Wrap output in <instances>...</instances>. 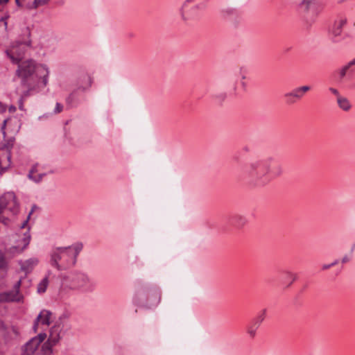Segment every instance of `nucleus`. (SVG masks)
<instances>
[{
    "label": "nucleus",
    "mask_w": 355,
    "mask_h": 355,
    "mask_svg": "<svg viewBox=\"0 0 355 355\" xmlns=\"http://www.w3.org/2000/svg\"><path fill=\"white\" fill-rule=\"evenodd\" d=\"M227 83L232 92H235L237 89L238 78L231 76L227 79Z\"/></svg>",
    "instance_id": "5701e85b"
},
{
    "label": "nucleus",
    "mask_w": 355,
    "mask_h": 355,
    "mask_svg": "<svg viewBox=\"0 0 355 355\" xmlns=\"http://www.w3.org/2000/svg\"><path fill=\"white\" fill-rule=\"evenodd\" d=\"M82 80L86 82V85H81L79 87L80 89H82L83 91H85V89H88L91 87L92 83V80L90 76L85 75L82 78Z\"/></svg>",
    "instance_id": "393cba45"
},
{
    "label": "nucleus",
    "mask_w": 355,
    "mask_h": 355,
    "mask_svg": "<svg viewBox=\"0 0 355 355\" xmlns=\"http://www.w3.org/2000/svg\"><path fill=\"white\" fill-rule=\"evenodd\" d=\"M37 262V260L32 259L26 260V261L21 262V269L26 273L29 272L32 270L33 266L36 265Z\"/></svg>",
    "instance_id": "aec40b11"
},
{
    "label": "nucleus",
    "mask_w": 355,
    "mask_h": 355,
    "mask_svg": "<svg viewBox=\"0 0 355 355\" xmlns=\"http://www.w3.org/2000/svg\"><path fill=\"white\" fill-rule=\"evenodd\" d=\"M9 0H0V6H3L8 3Z\"/></svg>",
    "instance_id": "c03bdc74"
},
{
    "label": "nucleus",
    "mask_w": 355,
    "mask_h": 355,
    "mask_svg": "<svg viewBox=\"0 0 355 355\" xmlns=\"http://www.w3.org/2000/svg\"><path fill=\"white\" fill-rule=\"evenodd\" d=\"M300 7L306 22L310 24L316 21L324 10V5L320 0H302Z\"/></svg>",
    "instance_id": "39448f33"
},
{
    "label": "nucleus",
    "mask_w": 355,
    "mask_h": 355,
    "mask_svg": "<svg viewBox=\"0 0 355 355\" xmlns=\"http://www.w3.org/2000/svg\"><path fill=\"white\" fill-rule=\"evenodd\" d=\"M293 94L292 92L290 91L288 92H286L284 94V97L286 99V101L287 103L292 104L297 101L296 98L295 97L291 96L290 95Z\"/></svg>",
    "instance_id": "bb28decb"
},
{
    "label": "nucleus",
    "mask_w": 355,
    "mask_h": 355,
    "mask_svg": "<svg viewBox=\"0 0 355 355\" xmlns=\"http://www.w3.org/2000/svg\"><path fill=\"white\" fill-rule=\"evenodd\" d=\"M21 279H19L14 285L15 291L0 293V302H20L22 296L19 293Z\"/></svg>",
    "instance_id": "9b49d317"
},
{
    "label": "nucleus",
    "mask_w": 355,
    "mask_h": 355,
    "mask_svg": "<svg viewBox=\"0 0 355 355\" xmlns=\"http://www.w3.org/2000/svg\"><path fill=\"white\" fill-rule=\"evenodd\" d=\"M63 327L62 317H60L58 320L49 329V335L47 340H46V355L53 353L52 347L60 342Z\"/></svg>",
    "instance_id": "6e6552de"
},
{
    "label": "nucleus",
    "mask_w": 355,
    "mask_h": 355,
    "mask_svg": "<svg viewBox=\"0 0 355 355\" xmlns=\"http://www.w3.org/2000/svg\"><path fill=\"white\" fill-rule=\"evenodd\" d=\"M9 110H10V112H14V111H15L16 108L14 106H11Z\"/></svg>",
    "instance_id": "09e8293b"
},
{
    "label": "nucleus",
    "mask_w": 355,
    "mask_h": 355,
    "mask_svg": "<svg viewBox=\"0 0 355 355\" xmlns=\"http://www.w3.org/2000/svg\"><path fill=\"white\" fill-rule=\"evenodd\" d=\"M352 259V256L351 255H348V254H346L345 255L343 259H342V263H347L349 262Z\"/></svg>",
    "instance_id": "4c0bfd02"
},
{
    "label": "nucleus",
    "mask_w": 355,
    "mask_h": 355,
    "mask_svg": "<svg viewBox=\"0 0 355 355\" xmlns=\"http://www.w3.org/2000/svg\"><path fill=\"white\" fill-rule=\"evenodd\" d=\"M5 266V259L3 257L0 256V269L3 268Z\"/></svg>",
    "instance_id": "a19ab883"
},
{
    "label": "nucleus",
    "mask_w": 355,
    "mask_h": 355,
    "mask_svg": "<svg viewBox=\"0 0 355 355\" xmlns=\"http://www.w3.org/2000/svg\"><path fill=\"white\" fill-rule=\"evenodd\" d=\"M83 248L81 242L67 247H57L49 252V263L58 270H66L75 266L77 258Z\"/></svg>",
    "instance_id": "20e7f679"
},
{
    "label": "nucleus",
    "mask_w": 355,
    "mask_h": 355,
    "mask_svg": "<svg viewBox=\"0 0 355 355\" xmlns=\"http://www.w3.org/2000/svg\"><path fill=\"white\" fill-rule=\"evenodd\" d=\"M199 0H185L180 8V15L183 21H188L199 17L202 5Z\"/></svg>",
    "instance_id": "423d86ee"
},
{
    "label": "nucleus",
    "mask_w": 355,
    "mask_h": 355,
    "mask_svg": "<svg viewBox=\"0 0 355 355\" xmlns=\"http://www.w3.org/2000/svg\"><path fill=\"white\" fill-rule=\"evenodd\" d=\"M0 220L5 225H7L8 224V219L7 218H5L4 216H3L1 215V218L0 219Z\"/></svg>",
    "instance_id": "79ce46f5"
},
{
    "label": "nucleus",
    "mask_w": 355,
    "mask_h": 355,
    "mask_svg": "<svg viewBox=\"0 0 355 355\" xmlns=\"http://www.w3.org/2000/svg\"><path fill=\"white\" fill-rule=\"evenodd\" d=\"M293 308L294 309H302V302L300 300L295 299V302H294V306H293Z\"/></svg>",
    "instance_id": "e433bc0d"
},
{
    "label": "nucleus",
    "mask_w": 355,
    "mask_h": 355,
    "mask_svg": "<svg viewBox=\"0 0 355 355\" xmlns=\"http://www.w3.org/2000/svg\"><path fill=\"white\" fill-rule=\"evenodd\" d=\"M45 284H46V288L47 287V284H48V279H47V277H46V282H45Z\"/></svg>",
    "instance_id": "3c124183"
},
{
    "label": "nucleus",
    "mask_w": 355,
    "mask_h": 355,
    "mask_svg": "<svg viewBox=\"0 0 355 355\" xmlns=\"http://www.w3.org/2000/svg\"><path fill=\"white\" fill-rule=\"evenodd\" d=\"M231 223L235 227L241 228L247 223V219L242 215L236 214L232 217Z\"/></svg>",
    "instance_id": "f3484780"
},
{
    "label": "nucleus",
    "mask_w": 355,
    "mask_h": 355,
    "mask_svg": "<svg viewBox=\"0 0 355 355\" xmlns=\"http://www.w3.org/2000/svg\"><path fill=\"white\" fill-rule=\"evenodd\" d=\"M43 173H42L39 168L38 165L35 164L33 166L30 171L28 174V178L29 180H32L35 183H38L42 180L43 178Z\"/></svg>",
    "instance_id": "4468645a"
},
{
    "label": "nucleus",
    "mask_w": 355,
    "mask_h": 355,
    "mask_svg": "<svg viewBox=\"0 0 355 355\" xmlns=\"http://www.w3.org/2000/svg\"><path fill=\"white\" fill-rule=\"evenodd\" d=\"M5 110H6L5 106L1 103H0V112H3Z\"/></svg>",
    "instance_id": "de8ad7c7"
},
{
    "label": "nucleus",
    "mask_w": 355,
    "mask_h": 355,
    "mask_svg": "<svg viewBox=\"0 0 355 355\" xmlns=\"http://www.w3.org/2000/svg\"><path fill=\"white\" fill-rule=\"evenodd\" d=\"M31 41H16L10 50H6V53L12 63L19 64L16 71L17 76L21 78V83L26 85L28 78L31 77L36 70V63L33 60H27L19 63L28 47H30Z\"/></svg>",
    "instance_id": "7ed1b4c3"
},
{
    "label": "nucleus",
    "mask_w": 355,
    "mask_h": 355,
    "mask_svg": "<svg viewBox=\"0 0 355 355\" xmlns=\"http://www.w3.org/2000/svg\"><path fill=\"white\" fill-rule=\"evenodd\" d=\"M8 122V119H5L2 123V125L1 127V132L3 135V137L5 138L6 137V123Z\"/></svg>",
    "instance_id": "c9c22d12"
},
{
    "label": "nucleus",
    "mask_w": 355,
    "mask_h": 355,
    "mask_svg": "<svg viewBox=\"0 0 355 355\" xmlns=\"http://www.w3.org/2000/svg\"><path fill=\"white\" fill-rule=\"evenodd\" d=\"M338 263H339V261L338 259H336L334 261H333L332 263H331L329 264H323L322 266V270H328L331 267H333V266L337 265Z\"/></svg>",
    "instance_id": "c756f323"
},
{
    "label": "nucleus",
    "mask_w": 355,
    "mask_h": 355,
    "mask_svg": "<svg viewBox=\"0 0 355 355\" xmlns=\"http://www.w3.org/2000/svg\"><path fill=\"white\" fill-rule=\"evenodd\" d=\"M0 23H3L4 26H5V28H7V21L6 20V19L4 18H1L0 19Z\"/></svg>",
    "instance_id": "a18cd8bd"
},
{
    "label": "nucleus",
    "mask_w": 355,
    "mask_h": 355,
    "mask_svg": "<svg viewBox=\"0 0 355 355\" xmlns=\"http://www.w3.org/2000/svg\"><path fill=\"white\" fill-rule=\"evenodd\" d=\"M282 274L284 275V277L289 281L288 286L291 285L297 277L295 273L288 270L284 271Z\"/></svg>",
    "instance_id": "4be33fe9"
},
{
    "label": "nucleus",
    "mask_w": 355,
    "mask_h": 355,
    "mask_svg": "<svg viewBox=\"0 0 355 355\" xmlns=\"http://www.w3.org/2000/svg\"><path fill=\"white\" fill-rule=\"evenodd\" d=\"M76 97V92H72L69 96V97L67 98V103L68 105H69L70 106H72V102H73V100Z\"/></svg>",
    "instance_id": "473e14b6"
},
{
    "label": "nucleus",
    "mask_w": 355,
    "mask_h": 355,
    "mask_svg": "<svg viewBox=\"0 0 355 355\" xmlns=\"http://www.w3.org/2000/svg\"><path fill=\"white\" fill-rule=\"evenodd\" d=\"M155 294L156 297H157L158 302H159L160 299H161L159 291L157 290H155Z\"/></svg>",
    "instance_id": "37998d69"
},
{
    "label": "nucleus",
    "mask_w": 355,
    "mask_h": 355,
    "mask_svg": "<svg viewBox=\"0 0 355 355\" xmlns=\"http://www.w3.org/2000/svg\"><path fill=\"white\" fill-rule=\"evenodd\" d=\"M329 90L330 92H331L334 95L336 96V100L338 99L339 97H341L342 95H340L339 91L334 87H329Z\"/></svg>",
    "instance_id": "2f4dec72"
},
{
    "label": "nucleus",
    "mask_w": 355,
    "mask_h": 355,
    "mask_svg": "<svg viewBox=\"0 0 355 355\" xmlns=\"http://www.w3.org/2000/svg\"><path fill=\"white\" fill-rule=\"evenodd\" d=\"M8 211L12 215H16L19 211V205L13 192L6 193L0 198V219L2 214Z\"/></svg>",
    "instance_id": "1a4fd4ad"
},
{
    "label": "nucleus",
    "mask_w": 355,
    "mask_h": 355,
    "mask_svg": "<svg viewBox=\"0 0 355 355\" xmlns=\"http://www.w3.org/2000/svg\"><path fill=\"white\" fill-rule=\"evenodd\" d=\"M44 345H41V348H42V349H44Z\"/></svg>",
    "instance_id": "603ef678"
},
{
    "label": "nucleus",
    "mask_w": 355,
    "mask_h": 355,
    "mask_svg": "<svg viewBox=\"0 0 355 355\" xmlns=\"http://www.w3.org/2000/svg\"><path fill=\"white\" fill-rule=\"evenodd\" d=\"M15 3L18 6H21L20 1L19 0H15Z\"/></svg>",
    "instance_id": "8fccbe9b"
},
{
    "label": "nucleus",
    "mask_w": 355,
    "mask_h": 355,
    "mask_svg": "<svg viewBox=\"0 0 355 355\" xmlns=\"http://www.w3.org/2000/svg\"><path fill=\"white\" fill-rule=\"evenodd\" d=\"M265 318H266V315L263 312V313L259 314V315L257 317L254 318L251 321V323L259 328V325L264 320Z\"/></svg>",
    "instance_id": "b1692460"
},
{
    "label": "nucleus",
    "mask_w": 355,
    "mask_h": 355,
    "mask_svg": "<svg viewBox=\"0 0 355 355\" xmlns=\"http://www.w3.org/2000/svg\"><path fill=\"white\" fill-rule=\"evenodd\" d=\"M355 73V57L338 69L337 73L340 80H343L347 76H352Z\"/></svg>",
    "instance_id": "f8f14e48"
},
{
    "label": "nucleus",
    "mask_w": 355,
    "mask_h": 355,
    "mask_svg": "<svg viewBox=\"0 0 355 355\" xmlns=\"http://www.w3.org/2000/svg\"><path fill=\"white\" fill-rule=\"evenodd\" d=\"M43 3H44L43 0H33V2L31 3H27V7L31 9L36 8L39 6L42 5Z\"/></svg>",
    "instance_id": "cd10ccee"
},
{
    "label": "nucleus",
    "mask_w": 355,
    "mask_h": 355,
    "mask_svg": "<svg viewBox=\"0 0 355 355\" xmlns=\"http://www.w3.org/2000/svg\"><path fill=\"white\" fill-rule=\"evenodd\" d=\"M44 340V334L40 333L31 338L23 347L21 355H33Z\"/></svg>",
    "instance_id": "9d476101"
},
{
    "label": "nucleus",
    "mask_w": 355,
    "mask_h": 355,
    "mask_svg": "<svg viewBox=\"0 0 355 355\" xmlns=\"http://www.w3.org/2000/svg\"><path fill=\"white\" fill-rule=\"evenodd\" d=\"M15 138L10 137L7 140H5L0 146V153L11 152V150L14 146Z\"/></svg>",
    "instance_id": "6ab92c4d"
},
{
    "label": "nucleus",
    "mask_w": 355,
    "mask_h": 355,
    "mask_svg": "<svg viewBox=\"0 0 355 355\" xmlns=\"http://www.w3.org/2000/svg\"><path fill=\"white\" fill-rule=\"evenodd\" d=\"M42 313H43V312H40L35 320V324L33 326V330L35 332H36V331H37L39 320L42 324H44V319L42 318Z\"/></svg>",
    "instance_id": "c85d7f7f"
},
{
    "label": "nucleus",
    "mask_w": 355,
    "mask_h": 355,
    "mask_svg": "<svg viewBox=\"0 0 355 355\" xmlns=\"http://www.w3.org/2000/svg\"><path fill=\"white\" fill-rule=\"evenodd\" d=\"M11 152L0 153V174H3L11 166Z\"/></svg>",
    "instance_id": "ddd939ff"
},
{
    "label": "nucleus",
    "mask_w": 355,
    "mask_h": 355,
    "mask_svg": "<svg viewBox=\"0 0 355 355\" xmlns=\"http://www.w3.org/2000/svg\"><path fill=\"white\" fill-rule=\"evenodd\" d=\"M37 292L40 293L44 292V279H42L40 283L39 284Z\"/></svg>",
    "instance_id": "72a5a7b5"
},
{
    "label": "nucleus",
    "mask_w": 355,
    "mask_h": 355,
    "mask_svg": "<svg viewBox=\"0 0 355 355\" xmlns=\"http://www.w3.org/2000/svg\"><path fill=\"white\" fill-rule=\"evenodd\" d=\"M258 327L254 326V324H252L251 322L250 324H249L248 326V336L251 338H254L255 335H256V332H257V330Z\"/></svg>",
    "instance_id": "a878e982"
},
{
    "label": "nucleus",
    "mask_w": 355,
    "mask_h": 355,
    "mask_svg": "<svg viewBox=\"0 0 355 355\" xmlns=\"http://www.w3.org/2000/svg\"><path fill=\"white\" fill-rule=\"evenodd\" d=\"M245 78V76H242V77H241V81H240V85H241V88H242V89H243V91H245V90H246V88H247V84H246V83L244 81Z\"/></svg>",
    "instance_id": "f704fd0d"
},
{
    "label": "nucleus",
    "mask_w": 355,
    "mask_h": 355,
    "mask_svg": "<svg viewBox=\"0 0 355 355\" xmlns=\"http://www.w3.org/2000/svg\"><path fill=\"white\" fill-rule=\"evenodd\" d=\"M30 240L31 235L29 234V231L27 230L25 233H24L22 239L18 241L19 243L15 246V248L17 250L22 251L28 245Z\"/></svg>",
    "instance_id": "dca6fc26"
},
{
    "label": "nucleus",
    "mask_w": 355,
    "mask_h": 355,
    "mask_svg": "<svg viewBox=\"0 0 355 355\" xmlns=\"http://www.w3.org/2000/svg\"><path fill=\"white\" fill-rule=\"evenodd\" d=\"M55 283L61 297L73 291H92L95 287L94 282L88 275L78 270L59 276L55 279Z\"/></svg>",
    "instance_id": "f03ea898"
},
{
    "label": "nucleus",
    "mask_w": 355,
    "mask_h": 355,
    "mask_svg": "<svg viewBox=\"0 0 355 355\" xmlns=\"http://www.w3.org/2000/svg\"><path fill=\"white\" fill-rule=\"evenodd\" d=\"M347 18L344 15L337 16L329 28V37L333 42H339L344 40L343 30L347 26Z\"/></svg>",
    "instance_id": "0eeeda50"
},
{
    "label": "nucleus",
    "mask_w": 355,
    "mask_h": 355,
    "mask_svg": "<svg viewBox=\"0 0 355 355\" xmlns=\"http://www.w3.org/2000/svg\"><path fill=\"white\" fill-rule=\"evenodd\" d=\"M36 208H37V207H36L35 205H33V206L32 209H31V212L28 214V216H27L26 220H24V221L21 224V225H20V228H21V229H22V228H24V227H25V226L26 225V224H27V223H28V219H29V218H30L31 214L33 213V211L34 210H35V209H36Z\"/></svg>",
    "instance_id": "7c9ffc66"
},
{
    "label": "nucleus",
    "mask_w": 355,
    "mask_h": 355,
    "mask_svg": "<svg viewBox=\"0 0 355 355\" xmlns=\"http://www.w3.org/2000/svg\"><path fill=\"white\" fill-rule=\"evenodd\" d=\"M336 101L338 107L343 111L347 112L352 107V105L349 99L343 96L339 97Z\"/></svg>",
    "instance_id": "a211bd4d"
},
{
    "label": "nucleus",
    "mask_w": 355,
    "mask_h": 355,
    "mask_svg": "<svg viewBox=\"0 0 355 355\" xmlns=\"http://www.w3.org/2000/svg\"><path fill=\"white\" fill-rule=\"evenodd\" d=\"M272 158L254 160L241 166L240 178L252 186L267 185L275 178L280 177L284 172L280 164L272 166Z\"/></svg>",
    "instance_id": "f257e3e1"
},
{
    "label": "nucleus",
    "mask_w": 355,
    "mask_h": 355,
    "mask_svg": "<svg viewBox=\"0 0 355 355\" xmlns=\"http://www.w3.org/2000/svg\"><path fill=\"white\" fill-rule=\"evenodd\" d=\"M311 89V87L309 85H303L297 87L292 89L291 92L293 94L291 96L295 97L297 101L301 100L305 95V94Z\"/></svg>",
    "instance_id": "2eb2a0df"
},
{
    "label": "nucleus",
    "mask_w": 355,
    "mask_h": 355,
    "mask_svg": "<svg viewBox=\"0 0 355 355\" xmlns=\"http://www.w3.org/2000/svg\"><path fill=\"white\" fill-rule=\"evenodd\" d=\"M51 312H46V318H45L46 325H49V324H50L49 320L51 318Z\"/></svg>",
    "instance_id": "ea45409f"
},
{
    "label": "nucleus",
    "mask_w": 355,
    "mask_h": 355,
    "mask_svg": "<svg viewBox=\"0 0 355 355\" xmlns=\"http://www.w3.org/2000/svg\"><path fill=\"white\" fill-rule=\"evenodd\" d=\"M62 110V105L60 103H57L56 105H55V111H54L55 113H59Z\"/></svg>",
    "instance_id": "58836bf2"
},
{
    "label": "nucleus",
    "mask_w": 355,
    "mask_h": 355,
    "mask_svg": "<svg viewBox=\"0 0 355 355\" xmlns=\"http://www.w3.org/2000/svg\"><path fill=\"white\" fill-rule=\"evenodd\" d=\"M24 35H26L28 37L30 36L31 35V33H30V30L26 28L25 30H24Z\"/></svg>",
    "instance_id": "49530a36"
},
{
    "label": "nucleus",
    "mask_w": 355,
    "mask_h": 355,
    "mask_svg": "<svg viewBox=\"0 0 355 355\" xmlns=\"http://www.w3.org/2000/svg\"><path fill=\"white\" fill-rule=\"evenodd\" d=\"M220 14L223 18L232 19L237 15V12L232 8H225L220 11Z\"/></svg>",
    "instance_id": "412c9836"
}]
</instances>
